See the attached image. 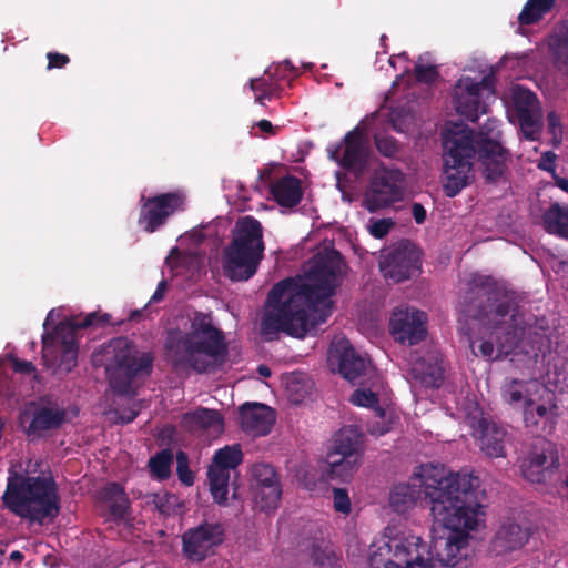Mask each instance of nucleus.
<instances>
[{
	"label": "nucleus",
	"mask_w": 568,
	"mask_h": 568,
	"mask_svg": "<svg viewBox=\"0 0 568 568\" xmlns=\"http://www.w3.org/2000/svg\"><path fill=\"white\" fill-rule=\"evenodd\" d=\"M528 338L535 357H538L539 354L545 356L547 352H550L551 341L545 331L531 333L529 329Z\"/></svg>",
	"instance_id": "nucleus-45"
},
{
	"label": "nucleus",
	"mask_w": 568,
	"mask_h": 568,
	"mask_svg": "<svg viewBox=\"0 0 568 568\" xmlns=\"http://www.w3.org/2000/svg\"><path fill=\"white\" fill-rule=\"evenodd\" d=\"M270 192L273 200L282 207L292 209L298 205L303 197L301 180L290 174L274 181Z\"/></svg>",
	"instance_id": "nucleus-26"
},
{
	"label": "nucleus",
	"mask_w": 568,
	"mask_h": 568,
	"mask_svg": "<svg viewBox=\"0 0 568 568\" xmlns=\"http://www.w3.org/2000/svg\"><path fill=\"white\" fill-rule=\"evenodd\" d=\"M405 176L400 170L382 168L373 174L365 192L363 206L371 213L403 199Z\"/></svg>",
	"instance_id": "nucleus-9"
},
{
	"label": "nucleus",
	"mask_w": 568,
	"mask_h": 568,
	"mask_svg": "<svg viewBox=\"0 0 568 568\" xmlns=\"http://www.w3.org/2000/svg\"><path fill=\"white\" fill-rule=\"evenodd\" d=\"M549 53L555 68L560 72H568V21L551 36L548 43Z\"/></svg>",
	"instance_id": "nucleus-32"
},
{
	"label": "nucleus",
	"mask_w": 568,
	"mask_h": 568,
	"mask_svg": "<svg viewBox=\"0 0 568 568\" xmlns=\"http://www.w3.org/2000/svg\"><path fill=\"white\" fill-rule=\"evenodd\" d=\"M537 386L535 383L521 379H510L501 387V397L505 403L517 406L521 405L523 408L528 404H532L531 387Z\"/></svg>",
	"instance_id": "nucleus-33"
},
{
	"label": "nucleus",
	"mask_w": 568,
	"mask_h": 568,
	"mask_svg": "<svg viewBox=\"0 0 568 568\" xmlns=\"http://www.w3.org/2000/svg\"><path fill=\"white\" fill-rule=\"evenodd\" d=\"M243 462V452L239 444L217 449L207 469V480L213 500L227 506L231 473H235Z\"/></svg>",
	"instance_id": "nucleus-10"
},
{
	"label": "nucleus",
	"mask_w": 568,
	"mask_h": 568,
	"mask_svg": "<svg viewBox=\"0 0 568 568\" xmlns=\"http://www.w3.org/2000/svg\"><path fill=\"white\" fill-rule=\"evenodd\" d=\"M176 474L182 484L186 486L194 484V474L189 467V458L184 452L176 454Z\"/></svg>",
	"instance_id": "nucleus-46"
},
{
	"label": "nucleus",
	"mask_w": 568,
	"mask_h": 568,
	"mask_svg": "<svg viewBox=\"0 0 568 568\" xmlns=\"http://www.w3.org/2000/svg\"><path fill=\"white\" fill-rule=\"evenodd\" d=\"M239 412L242 429L253 436L267 435L275 423L274 410L261 403H244Z\"/></svg>",
	"instance_id": "nucleus-23"
},
{
	"label": "nucleus",
	"mask_w": 568,
	"mask_h": 568,
	"mask_svg": "<svg viewBox=\"0 0 568 568\" xmlns=\"http://www.w3.org/2000/svg\"><path fill=\"white\" fill-rule=\"evenodd\" d=\"M256 125L262 132L267 133L270 135H275L277 132L276 128L273 126L271 121L265 119L260 120Z\"/></svg>",
	"instance_id": "nucleus-61"
},
{
	"label": "nucleus",
	"mask_w": 568,
	"mask_h": 568,
	"mask_svg": "<svg viewBox=\"0 0 568 568\" xmlns=\"http://www.w3.org/2000/svg\"><path fill=\"white\" fill-rule=\"evenodd\" d=\"M2 500L12 514L39 525L52 523L61 509L58 485L52 477L14 474L8 478Z\"/></svg>",
	"instance_id": "nucleus-6"
},
{
	"label": "nucleus",
	"mask_w": 568,
	"mask_h": 568,
	"mask_svg": "<svg viewBox=\"0 0 568 568\" xmlns=\"http://www.w3.org/2000/svg\"><path fill=\"white\" fill-rule=\"evenodd\" d=\"M286 72H297L296 68L288 60L275 67H268L263 77L251 80V89L254 92H264L265 95H276L280 92L277 80L286 79Z\"/></svg>",
	"instance_id": "nucleus-31"
},
{
	"label": "nucleus",
	"mask_w": 568,
	"mask_h": 568,
	"mask_svg": "<svg viewBox=\"0 0 568 568\" xmlns=\"http://www.w3.org/2000/svg\"><path fill=\"white\" fill-rule=\"evenodd\" d=\"M310 385L304 377L300 374H293L287 378L286 390L288 393L291 402L298 404L310 393Z\"/></svg>",
	"instance_id": "nucleus-40"
},
{
	"label": "nucleus",
	"mask_w": 568,
	"mask_h": 568,
	"mask_svg": "<svg viewBox=\"0 0 568 568\" xmlns=\"http://www.w3.org/2000/svg\"><path fill=\"white\" fill-rule=\"evenodd\" d=\"M368 430L372 435L383 436L384 434H386L389 430V427H387L386 425H384L381 422H375L369 425Z\"/></svg>",
	"instance_id": "nucleus-60"
},
{
	"label": "nucleus",
	"mask_w": 568,
	"mask_h": 568,
	"mask_svg": "<svg viewBox=\"0 0 568 568\" xmlns=\"http://www.w3.org/2000/svg\"><path fill=\"white\" fill-rule=\"evenodd\" d=\"M557 406L528 404L524 409V423L531 432H551L556 424Z\"/></svg>",
	"instance_id": "nucleus-30"
},
{
	"label": "nucleus",
	"mask_w": 568,
	"mask_h": 568,
	"mask_svg": "<svg viewBox=\"0 0 568 568\" xmlns=\"http://www.w3.org/2000/svg\"><path fill=\"white\" fill-rule=\"evenodd\" d=\"M165 349L175 367L203 374L221 365L227 354L222 329L213 324L211 314L195 312L187 332H171Z\"/></svg>",
	"instance_id": "nucleus-4"
},
{
	"label": "nucleus",
	"mask_w": 568,
	"mask_h": 568,
	"mask_svg": "<svg viewBox=\"0 0 568 568\" xmlns=\"http://www.w3.org/2000/svg\"><path fill=\"white\" fill-rule=\"evenodd\" d=\"M520 463V470L525 479L535 484H547L554 479L559 468V457L552 445L541 442Z\"/></svg>",
	"instance_id": "nucleus-18"
},
{
	"label": "nucleus",
	"mask_w": 568,
	"mask_h": 568,
	"mask_svg": "<svg viewBox=\"0 0 568 568\" xmlns=\"http://www.w3.org/2000/svg\"><path fill=\"white\" fill-rule=\"evenodd\" d=\"M478 478L468 474H447L442 465H420L407 484L395 485L389 504L405 513L417 500L433 517L432 542L415 535H398L373 544L369 568H468L469 531L479 521L481 504Z\"/></svg>",
	"instance_id": "nucleus-1"
},
{
	"label": "nucleus",
	"mask_w": 568,
	"mask_h": 568,
	"mask_svg": "<svg viewBox=\"0 0 568 568\" xmlns=\"http://www.w3.org/2000/svg\"><path fill=\"white\" fill-rule=\"evenodd\" d=\"M555 160L556 154L552 151H547L541 154L538 168L547 172H554L556 169Z\"/></svg>",
	"instance_id": "nucleus-55"
},
{
	"label": "nucleus",
	"mask_w": 568,
	"mask_h": 568,
	"mask_svg": "<svg viewBox=\"0 0 568 568\" xmlns=\"http://www.w3.org/2000/svg\"><path fill=\"white\" fill-rule=\"evenodd\" d=\"M395 222L387 217V219H379V220H371V224L368 226L369 233L375 239H383L385 237L389 231L394 227Z\"/></svg>",
	"instance_id": "nucleus-50"
},
{
	"label": "nucleus",
	"mask_w": 568,
	"mask_h": 568,
	"mask_svg": "<svg viewBox=\"0 0 568 568\" xmlns=\"http://www.w3.org/2000/svg\"><path fill=\"white\" fill-rule=\"evenodd\" d=\"M109 519L115 524H128L131 520V501L126 495H122L118 503L109 508Z\"/></svg>",
	"instance_id": "nucleus-42"
},
{
	"label": "nucleus",
	"mask_w": 568,
	"mask_h": 568,
	"mask_svg": "<svg viewBox=\"0 0 568 568\" xmlns=\"http://www.w3.org/2000/svg\"><path fill=\"white\" fill-rule=\"evenodd\" d=\"M47 59L48 69H62L70 62V58L67 54L59 52H48Z\"/></svg>",
	"instance_id": "nucleus-54"
},
{
	"label": "nucleus",
	"mask_w": 568,
	"mask_h": 568,
	"mask_svg": "<svg viewBox=\"0 0 568 568\" xmlns=\"http://www.w3.org/2000/svg\"><path fill=\"white\" fill-rule=\"evenodd\" d=\"M265 244L261 222L251 215L239 217L231 231V241L223 248L222 267L232 282L253 277L264 257Z\"/></svg>",
	"instance_id": "nucleus-7"
},
{
	"label": "nucleus",
	"mask_w": 568,
	"mask_h": 568,
	"mask_svg": "<svg viewBox=\"0 0 568 568\" xmlns=\"http://www.w3.org/2000/svg\"><path fill=\"white\" fill-rule=\"evenodd\" d=\"M542 222L548 233L568 239V205L561 206L559 203H552L545 211Z\"/></svg>",
	"instance_id": "nucleus-35"
},
{
	"label": "nucleus",
	"mask_w": 568,
	"mask_h": 568,
	"mask_svg": "<svg viewBox=\"0 0 568 568\" xmlns=\"http://www.w3.org/2000/svg\"><path fill=\"white\" fill-rule=\"evenodd\" d=\"M312 557H313L314 564L318 565L321 567H325L326 564H329V561H331L329 556L325 551L321 550L318 547L313 548Z\"/></svg>",
	"instance_id": "nucleus-57"
},
{
	"label": "nucleus",
	"mask_w": 568,
	"mask_h": 568,
	"mask_svg": "<svg viewBox=\"0 0 568 568\" xmlns=\"http://www.w3.org/2000/svg\"><path fill=\"white\" fill-rule=\"evenodd\" d=\"M92 362L94 366L104 367L113 393L133 397L136 395L134 384L151 376L154 355L128 337H116L93 353Z\"/></svg>",
	"instance_id": "nucleus-5"
},
{
	"label": "nucleus",
	"mask_w": 568,
	"mask_h": 568,
	"mask_svg": "<svg viewBox=\"0 0 568 568\" xmlns=\"http://www.w3.org/2000/svg\"><path fill=\"white\" fill-rule=\"evenodd\" d=\"M329 361H336L338 373L353 385L363 384L371 369L367 357L356 352L347 338H335L329 348Z\"/></svg>",
	"instance_id": "nucleus-19"
},
{
	"label": "nucleus",
	"mask_w": 568,
	"mask_h": 568,
	"mask_svg": "<svg viewBox=\"0 0 568 568\" xmlns=\"http://www.w3.org/2000/svg\"><path fill=\"white\" fill-rule=\"evenodd\" d=\"M282 496L281 483H275L262 487H255V501L263 511H270L277 508Z\"/></svg>",
	"instance_id": "nucleus-37"
},
{
	"label": "nucleus",
	"mask_w": 568,
	"mask_h": 568,
	"mask_svg": "<svg viewBox=\"0 0 568 568\" xmlns=\"http://www.w3.org/2000/svg\"><path fill=\"white\" fill-rule=\"evenodd\" d=\"M495 74L483 77L475 81L470 77L460 78L454 89V105L456 112L471 122H476L480 114L486 113V104L481 100L483 90L493 91Z\"/></svg>",
	"instance_id": "nucleus-14"
},
{
	"label": "nucleus",
	"mask_w": 568,
	"mask_h": 568,
	"mask_svg": "<svg viewBox=\"0 0 568 568\" xmlns=\"http://www.w3.org/2000/svg\"><path fill=\"white\" fill-rule=\"evenodd\" d=\"M557 0H527L518 21L521 26H531L541 21L556 7Z\"/></svg>",
	"instance_id": "nucleus-36"
},
{
	"label": "nucleus",
	"mask_w": 568,
	"mask_h": 568,
	"mask_svg": "<svg viewBox=\"0 0 568 568\" xmlns=\"http://www.w3.org/2000/svg\"><path fill=\"white\" fill-rule=\"evenodd\" d=\"M141 207L138 224L146 233H154L162 227L175 212L183 211L185 196L181 191L161 193L140 199Z\"/></svg>",
	"instance_id": "nucleus-11"
},
{
	"label": "nucleus",
	"mask_w": 568,
	"mask_h": 568,
	"mask_svg": "<svg viewBox=\"0 0 568 568\" xmlns=\"http://www.w3.org/2000/svg\"><path fill=\"white\" fill-rule=\"evenodd\" d=\"M484 144H473L471 161L476 158L483 179L487 184L506 182L508 166L511 161L510 151L501 141H485Z\"/></svg>",
	"instance_id": "nucleus-15"
},
{
	"label": "nucleus",
	"mask_w": 568,
	"mask_h": 568,
	"mask_svg": "<svg viewBox=\"0 0 568 568\" xmlns=\"http://www.w3.org/2000/svg\"><path fill=\"white\" fill-rule=\"evenodd\" d=\"M257 372L263 377H270L271 376V368L266 365H258Z\"/></svg>",
	"instance_id": "nucleus-63"
},
{
	"label": "nucleus",
	"mask_w": 568,
	"mask_h": 568,
	"mask_svg": "<svg viewBox=\"0 0 568 568\" xmlns=\"http://www.w3.org/2000/svg\"><path fill=\"white\" fill-rule=\"evenodd\" d=\"M374 143L379 154L385 158L398 159L402 153L400 144L392 135H375Z\"/></svg>",
	"instance_id": "nucleus-41"
},
{
	"label": "nucleus",
	"mask_w": 568,
	"mask_h": 568,
	"mask_svg": "<svg viewBox=\"0 0 568 568\" xmlns=\"http://www.w3.org/2000/svg\"><path fill=\"white\" fill-rule=\"evenodd\" d=\"M182 425L191 432L211 430L220 434L224 430V418L223 415L215 409L199 407L182 416Z\"/></svg>",
	"instance_id": "nucleus-27"
},
{
	"label": "nucleus",
	"mask_w": 568,
	"mask_h": 568,
	"mask_svg": "<svg viewBox=\"0 0 568 568\" xmlns=\"http://www.w3.org/2000/svg\"><path fill=\"white\" fill-rule=\"evenodd\" d=\"M459 308L465 317L488 325L496 338V348L491 341H479L478 353L475 351L476 342H471L475 355L489 361L500 359L510 354L525 335L526 323L518 295L499 285L493 276H473L460 296Z\"/></svg>",
	"instance_id": "nucleus-3"
},
{
	"label": "nucleus",
	"mask_w": 568,
	"mask_h": 568,
	"mask_svg": "<svg viewBox=\"0 0 568 568\" xmlns=\"http://www.w3.org/2000/svg\"><path fill=\"white\" fill-rule=\"evenodd\" d=\"M469 141L466 135L453 138L447 132L444 134L443 190L448 197L458 195L471 182L474 149H470Z\"/></svg>",
	"instance_id": "nucleus-8"
},
{
	"label": "nucleus",
	"mask_w": 568,
	"mask_h": 568,
	"mask_svg": "<svg viewBox=\"0 0 568 568\" xmlns=\"http://www.w3.org/2000/svg\"><path fill=\"white\" fill-rule=\"evenodd\" d=\"M125 494L124 487L119 483H108L101 490L100 497L101 500L108 505L110 508L111 505L119 501L120 497Z\"/></svg>",
	"instance_id": "nucleus-48"
},
{
	"label": "nucleus",
	"mask_w": 568,
	"mask_h": 568,
	"mask_svg": "<svg viewBox=\"0 0 568 568\" xmlns=\"http://www.w3.org/2000/svg\"><path fill=\"white\" fill-rule=\"evenodd\" d=\"M446 132L453 138L468 136L470 149H474L473 144H484L486 143L485 141H501L499 121L490 118L486 120L478 131L470 129L468 125L454 124Z\"/></svg>",
	"instance_id": "nucleus-29"
},
{
	"label": "nucleus",
	"mask_w": 568,
	"mask_h": 568,
	"mask_svg": "<svg viewBox=\"0 0 568 568\" xmlns=\"http://www.w3.org/2000/svg\"><path fill=\"white\" fill-rule=\"evenodd\" d=\"M173 462V453L165 448L158 452L149 459V468L153 477L159 480H165L171 476V465Z\"/></svg>",
	"instance_id": "nucleus-39"
},
{
	"label": "nucleus",
	"mask_w": 568,
	"mask_h": 568,
	"mask_svg": "<svg viewBox=\"0 0 568 568\" xmlns=\"http://www.w3.org/2000/svg\"><path fill=\"white\" fill-rule=\"evenodd\" d=\"M547 126L549 133L552 135L554 144L558 145L561 142L562 128L560 115L556 111L548 112Z\"/></svg>",
	"instance_id": "nucleus-51"
},
{
	"label": "nucleus",
	"mask_w": 568,
	"mask_h": 568,
	"mask_svg": "<svg viewBox=\"0 0 568 568\" xmlns=\"http://www.w3.org/2000/svg\"><path fill=\"white\" fill-rule=\"evenodd\" d=\"M408 373L410 378L420 386L438 388L444 381L443 358L435 351H429L424 355H413Z\"/></svg>",
	"instance_id": "nucleus-21"
},
{
	"label": "nucleus",
	"mask_w": 568,
	"mask_h": 568,
	"mask_svg": "<svg viewBox=\"0 0 568 568\" xmlns=\"http://www.w3.org/2000/svg\"><path fill=\"white\" fill-rule=\"evenodd\" d=\"M342 255L322 256L303 275L286 277L267 294L266 311L261 321V334L273 336L280 332L302 338L331 315Z\"/></svg>",
	"instance_id": "nucleus-2"
},
{
	"label": "nucleus",
	"mask_w": 568,
	"mask_h": 568,
	"mask_svg": "<svg viewBox=\"0 0 568 568\" xmlns=\"http://www.w3.org/2000/svg\"><path fill=\"white\" fill-rule=\"evenodd\" d=\"M557 185L562 190V191H568V180L565 179V178H560L557 180Z\"/></svg>",
	"instance_id": "nucleus-64"
},
{
	"label": "nucleus",
	"mask_w": 568,
	"mask_h": 568,
	"mask_svg": "<svg viewBox=\"0 0 568 568\" xmlns=\"http://www.w3.org/2000/svg\"><path fill=\"white\" fill-rule=\"evenodd\" d=\"M327 463L329 465V478L339 479L341 481L349 480L358 467V460L356 459L348 457L331 458V454L327 456Z\"/></svg>",
	"instance_id": "nucleus-38"
},
{
	"label": "nucleus",
	"mask_w": 568,
	"mask_h": 568,
	"mask_svg": "<svg viewBox=\"0 0 568 568\" xmlns=\"http://www.w3.org/2000/svg\"><path fill=\"white\" fill-rule=\"evenodd\" d=\"M478 429L480 430V448L489 457L497 458L505 455L504 439L506 429L485 418L479 419Z\"/></svg>",
	"instance_id": "nucleus-28"
},
{
	"label": "nucleus",
	"mask_w": 568,
	"mask_h": 568,
	"mask_svg": "<svg viewBox=\"0 0 568 568\" xmlns=\"http://www.w3.org/2000/svg\"><path fill=\"white\" fill-rule=\"evenodd\" d=\"M139 412L138 410H134V409H125L123 410V413L119 416V419L121 420L122 424H130L132 423L136 416H138Z\"/></svg>",
	"instance_id": "nucleus-62"
},
{
	"label": "nucleus",
	"mask_w": 568,
	"mask_h": 568,
	"mask_svg": "<svg viewBox=\"0 0 568 568\" xmlns=\"http://www.w3.org/2000/svg\"><path fill=\"white\" fill-rule=\"evenodd\" d=\"M333 497L335 510L342 514H349L351 500L347 490L344 488H334Z\"/></svg>",
	"instance_id": "nucleus-52"
},
{
	"label": "nucleus",
	"mask_w": 568,
	"mask_h": 568,
	"mask_svg": "<svg viewBox=\"0 0 568 568\" xmlns=\"http://www.w3.org/2000/svg\"><path fill=\"white\" fill-rule=\"evenodd\" d=\"M531 536L530 529L515 521L504 523L491 540V551L496 556L523 548Z\"/></svg>",
	"instance_id": "nucleus-24"
},
{
	"label": "nucleus",
	"mask_w": 568,
	"mask_h": 568,
	"mask_svg": "<svg viewBox=\"0 0 568 568\" xmlns=\"http://www.w3.org/2000/svg\"><path fill=\"white\" fill-rule=\"evenodd\" d=\"M225 538V529L220 523L204 521L189 528L182 535V552L193 562H202L215 554Z\"/></svg>",
	"instance_id": "nucleus-13"
},
{
	"label": "nucleus",
	"mask_w": 568,
	"mask_h": 568,
	"mask_svg": "<svg viewBox=\"0 0 568 568\" xmlns=\"http://www.w3.org/2000/svg\"><path fill=\"white\" fill-rule=\"evenodd\" d=\"M328 158L345 170L362 172L367 164L365 133L359 126L348 131L343 140L327 146Z\"/></svg>",
	"instance_id": "nucleus-17"
},
{
	"label": "nucleus",
	"mask_w": 568,
	"mask_h": 568,
	"mask_svg": "<svg viewBox=\"0 0 568 568\" xmlns=\"http://www.w3.org/2000/svg\"><path fill=\"white\" fill-rule=\"evenodd\" d=\"M111 320L109 314L99 315L95 312L87 314L84 317H75L67 323H61L57 329V338L60 343V368L71 372L78 362V338L77 333L88 327H102Z\"/></svg>",
	"instance_id": "nucleus-12"
},
{
	"label": "nucleus",
	"mask_w": 568,
	"mask_h": 568,
	"mask_svg": "<svg viewBox=\"0 0 568 568\" xmlns=\"http://www.w3.org/2000/svg\"><path fill=\"white\" fill-rule=\"evenodd\" d=\"M149 504H152L154 508L162 515H170L175 506L178 498L174 494L170 493H154L148 496Z\"/></svg>",
	"instance_id": "nucleus-44"
},
{
	"label": "nucleus",
	"mask_w": 568,
	"mask_h": 568,
	"mask_svg": "<svg viewBox=\"0 0 568 568\" xmlns=\"http://www.w3.org/2000/svg\"><path fill=\"white\" fill-rule=\"evenodd\" d=\"M537 102V97L529 90L518 91L514 95V105L517 112L520 126H531L534 123H539V115L534 111Z\"/></svg>",
	"instance_id": "nucleus-34"
},
{
	"label": "nucleus",
	"mask_w": 568,
	"mask_h": 568,
	"mask_svg": "<svg viewBox=\"0 0 568 568\" xmlns=\"http://www.w3.org/2000/svg\"><path fill=\"white\" fill-rule=\"evenodd\" d=\"M349 402L355 406L371 408L378 405V396L371 389L358 388L352 394Z\"/></svg>",
	"instance_id": "nucleus-47"
},
{
	"label": "nucleus",
	"mask_w": 568,
	"mask_h": 568,
	"mask_svg": "<svg viewBox=\"0 0 568 568\" xmlns=\"http://www.w3.org/2000/svg\"><path fill=\"white\" fill-rule=\"evenodd\" d=\"M419 250L409 241L402 242L381 261V271L386 280L400 283L420 272Z\"/></svg>",
	"instance_id": "nucleus-16"
},
{
	"label": "nucleus",
	"mask_w": 568,
	"mask_h": 568,
	"mask_svg": "<svg viewBox=\"0 0 568 568\" xmlns=\"http://www.w3.org/2000/svg\"><path fill=\"white\" fill-rule=\"evenodd\" d=\"M168 290V282L162 280L158 286L153 295L151 296L149 303H159L163 300L165 292Z\"/></svg>",
	"instance_id": "nucleus-59"
},
{
	"label": "nucleus",
	"mask_w": 568,
	"mask_h": 568,
	"mask_svg": "<svg viewBox=\"0 0 568 568\" xmlns=\"http://www.w3.org/2000/svg\"><path fill=\"white\" fill-rule=\"evenodd\" d=\"M11 366L16 373L23 375H31L36 372V366L30 361L20 359L18 357H11Z\"/></svg>",
	"instance_id": "nucleus-53"
},
{
	"label": "nucleus",
	"mask_w": 568,
	"mask_h": 568,
	"mask_svg": "<svg viewBox=\"0 0 568 568\" xmlns=\"http://www.w3.org/2000/svg\"><path fill=\"white\" fill-rule=\"evenodd\" d=\"M252 477L256 481V487H262L280 481L274 468L265 463H256L252 467Z\"/></svg>",
	"instance_id": "nucleus-43"
},
{
	"label": "nucleus",
	"mask_w": 568,
	"mask_h": 568,
	"mask_svg": "<svg viewBox=\"0 0 568 568\" xmlns=\"http://www.w3.org/2000/svg\"><path fill=\"white\" fill-rule=\"evenodd\" d=\"M412 214L417 224L424 223L427 216L426 210L420 203L412 205Z\"/></svg>",
	"instance_id": "nucleus-58"
},
{
	"label": "nucleus",
	"mask_w": 568,
	"mask_h": 568,
	"mask_svg": "<svg viewBox=\"0 0 568 568\" xmlns=\"http://www.w3.org/2000/svg\"><path fill=\"white\" fill-rule=\"evenodd\" d=\"M363 447V433L355 425L341 428L334 437L333 457H348L358 460Z\"/></svg>",
	"instance_id": "nucleus-25"
},
{
	"label": "nucleus",
	"mask_w": 568,
	"mask_h": 568,
	"mask_svg": "<svg viewBox=\"0 0 568 568\" xmlns=\"http://www.w3.org/2000/svg\"><path fill=\"white\" fill-rule=\"evenodd\" d=\"M32 419L27 428L28 436L42 437L47 432L59 429L67 419V412L58 403L43 398L39 403H31Z\"/></svg>",
	"instance_id": "nucleus-22"
},
{
	"label": "nucleus",
	"mask_w": 568,
	"mask_h": 568,
	"mask_svg": "<svg viewBox=\"0 0 568 568\" xmlns=\"http://www.w3.org/2000/svg\"><path fill=\"white\" fill-rule=\"evenodd\" d=\"M520 131L526 140L536 141L541 132V123H534L531 126H520Z\"/></svg>",
	"instance_id": "nucleus-56"
},
{
	"label": "nucleus",
	"mask_w": 568,
	"mask_h": 568,
	"mask_svg": "<svg viewBox=\"0 0 568 568\" xmlns=\"http://www.w3.org/2000/svg\"><path fill=\"white\" fill-rule=\"evenodd\" d=\"M427 316L415 308H396L390 317V333L399 343L416 345L426 336Z\"/></svg>",
	"instance_id": "nucleus-20"
},
{
	"label": "nucleus",
	"mask_w": 568,
	"mask_h": 568,
	"mask_svg": "<svg viewBox=\"0 0 568 568\" xmlns=\"http://www.w3.org/2000/svg\"><path fill=\"white\" fill-rule=\"evenodd\" d=\"M414 75L417 82L432 84L439 78V72L436 65H423L416 63L414 68Z\"/></svg>",
	"instance_id": "nucleus-49"
}]
</instances>
